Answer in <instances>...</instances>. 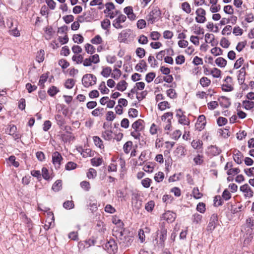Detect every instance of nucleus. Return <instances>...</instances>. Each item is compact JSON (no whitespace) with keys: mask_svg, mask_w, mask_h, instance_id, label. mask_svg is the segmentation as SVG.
Returning a JSON list of instances; mask_svg holds the SVG:
<instances>
[{"mask_svg":"<svg viewBox=\"0 0 254 254\" xmlns=\"http://www.w3.org/2000/svg\"><path fill=\"white\" fill-rule=\"evenodd\" d=\"M62 186V181L60 180H58L56 181L53 184L52 186V190L55 191H58L61 189Z\"/></svg>","mask_w":254,"mask_h":254,"instance_id":"26","label":"nucleus"},{"mask_svg":"<svg viewBox=\"0 0 254 254\" xmlns=\"http://www.w3.org/2000/svg\"><path fill=\"white\" fill-rule=\"evenodd\" d=\"M77 150L79 152H80L81 155L84 158L92 157L94 155V152L90 148L83 149L82 147H79L77 149Z\"/></svg>","mask_w":254,"mask_h":254,"instance_id":"12","label":"nucleus"},{"mask_svg":"<svg viewBox=\"0 0 254 254\" xmlns=\"http://www.w3.org/2000/svg\"><path fill=\"white\" fill-rule=\"evenodd\" d=\"M42 173L43 178L46 180H49L50 179V177L49 175V172L48 169L43 167L42 169Z\"/></svg>","mask_w":254,"mask_h":254,"instance_id":"57","label":"nucleus"},{"mask_svg":"<svg viewBox=\"0 0 254 254\" xmlns=\"http://www.w3.org/2000/svg\"><path fill=\"white\" fill-rule=\"evenodd\" d=\"M147 94V92L146 90L141 92H136V98L139 101H140L146 97Z\"/></svg>","mask_w":254,"mask_h":254,"instance_id":"49","label":"nucleus"},{"mask_svg":"<svg viewBox=\"0 0 254 254\" xmlns=\"http://www.w3.org/2000/svg\"><path fill=\"white\" fill-rule=\"evenodd\" d=\"M176 214L173 212L168 211L163 214L162 218L169 223L173 222L176 218Z\"/></svg>","mask_w":254,"mask_h":254,"instance_id":"11","label":"nucleus"},{"mask_svg":"<svg viewBox=\"0 0 254 254\" xmlns=\"http://www.w3.org/2000/svg\"><path fill=\"white\" fill-rule=\"evenodd\" d=\"M246 223L248 227L254 230V220L252 218H248L246 220Z\"/></svg>","mask_w":254,"mask_h":254,"instance_id":"64","label":"nucleus"},{"mask_svg":"<svg viewBox=\"0 0 254 254\" xmlns=\"http://www.w3.org/2000/svg\"><path fill=\"white\" fill-rule=\"evenodd\" d=\"M105 6L106 9L104 11L105 13H109V12L111 11L112 10L115 8V5L112 2L107 3Z\"/></svg>","mask_w":254,"mask_h":254,"instance_id":"54","label":"nucleus"},{"mask_svg":"<svg viewBox=\"0 0 254 254\" xmlns=\"http://www.w3.org/2000/svg\"><path fill=\"white\" fill-rule=\"evenodd\" d=\"M143 121L139 119L134 122L132 125V127L134 130L141 131L143 128Z\"/></svg>","mask_w":254,"mask_h":254,"instance_id":"15","label":"nucleus"},{"mask_svg":"<svg viewBox=\"0 0 254 254\" xmlns=\"http://www.w3.org/2000/svg\"><path fill=\"white\" fill-rule=\"evenodd\" d=\"M205 204L203 202H199L197 205L196 210L200 213H204L205 211Z\"/></svg>","mask_w":254,"mask_h":254,"instance_id":"60","label":"nucleus"},{"mask_svg":"<svg viewBox=\"0 0 254 254\" xmlns=\"http://www.w3.org/2000/svg\"><path fill=\"white\" fill-rule=\"evenodd\" d=\"M44 51L43 50H40V51L37 53V55L36 56V61L38 63L42 62L44 60Z\"/></svg>","mask_w":254,"mask_h":254,"instance_id":"37","label":"nucleus"},{"mask_svg":"<svg viewBox=\"0 0 254 254\" xmlns=\"http://www.w3.org/2000/svg\"><path fill=\"white\" fill-rule=\"evenodd\" d=\"M59 92V90L58 89V88L56 86H53L51 87H50L47 92L49 94V95L53 97L55 95H56L58 92Z\"/></svg>","mask_w":254,"mask_h":254,"instance_id":"32","label":"nucleus"},{"mask_svg":"<svg viewBox=\"0 0 254 254\" xmlns=\"http://www.w3.org/2000/svg\"><path fill=\"white\" fill-rule=\"evenodd\" d=\"M161 14L159 8L157 7H155L148 15V21L151 22L152 24L157 21Z\"/></svg>","mask_w":254,"mask_h":254,"instance_id":"3","label":"nucleus"},{"mask_svg":"<svg viewBox=\"0 0 254 254\" xmlns=\"http://www.w3.org/2000/svg\"><path fill=\"white\" fill-rule=\"evenodd\" d=\"M111 25V22L109 19H105L101 22V27L104 30H108Z\"/></svg>","mask_w":254,"mask_h":254,"instance_id":"42","label":"nucleus"},{"mask_svg":"<svg viewBox=\"0 0 254 254\" xmlns=\"http://www.w3.org/2000/svg\"><path fill=\"white\" fill-rule=\"evenodd\" d=\"M113 236L116 237L118 240L120 245L124 248L129 247L133 241V238L129 235V233H126L125 231L122 230V229L121 231L118 232L117 230H115V228H114Z\"/></svg>","mask_w":254,"mask_h":254,"instance_id":"1","label":"nucleus"},{"mask_svg":"<svg viewBox=\"0 0 254 254\" xmlns=\"http://www.w3.org/2000/svg\"><path fill=\"white\" fill-rule=\"evenodd\" d=\"M97 176V172L93 168H90L87 173V177L88 179H94Z\"/></svg>","mask_w":254,"mask_h":254,"instance_id":"38","label":"nucleus"},{"mask_svg":"<svg viewBox=\"0 0 254 254\" xmlns=\"http://www.w3.org/2000/svg\"><path fill=\"white\" fill-rule=\"evenodd\" d=\"M206 125L205 117L203 115H200L197 120L196 123L195 125V128L198 131L202 130Z\"/></svg>","mask_w":254,"mask_h":254,"instance_id":"9","label":"nucleus"},{"mask_svg":"<svg viewBox=\"0 0 254 254\" xmlns=\"http://www.w3.org/2000/svg\"><path fill=\"white\" fill-rule=\"evenodd\" d=\"M75 82L73 79H68L66 80L64 86L67 89H71L74 85Z\"/></svg>","mask_w":254,"mask_h":254,"instance_id":"44","label":"nucleus"},{"mask_svg":"<svg viewBox=\"0 0 254 254\" xmlns=\"http://www.w3.org/2000/svg\"><path fill=\"white\" fill-rule=\"evenodd\" d=\"M113 222L114 223H115V224L118 225V226L117 227V228H115V230H117L118 232L121 231V229H122V230H123L124 224L121 221V220H120V219H114L113 221Z\"/></svg>","mask_w":254,"mask_h":254,"instance_id":"33","label":"nucleus"},{"mask_svg":"<svg viewBox=\"0 0 254 254\" xmlns=\"http://www.w3.org/2000/svg\"><path fill=\"white\" fill-rule=\"evenodd\" d=\"M220 45L224 48H227L230 45V43L229 41L225 37H223L220 43Z\"/></svg>","mask_w":254,"mask_h":254,"instance_id":"52","label":"nucleus"},{"mask_svg":"<svg viewBox=\"0 0 254 254\" xmlns=\"http://www.w3.org/2000/svg\"><path fill=\"white\" fill-rule=\"evenodd\" d=\"M55 119L57 122V124L60 127L63 126L65 124V120L61 115L57 114L55 115Z\"/></svg>","mask_w":254,"mask_h":254,"instance_id":"25","label":"nucleus"},{"mask_svg":"<svg viewBox=\"0 0 254 254\" xmlns=\"http://www.w3.org/2000/svg\"><path fill=\"white\" fill-rule=\"evenodd\" d=\"M240 190L245 193L246 197H251L253 196V191L247 184L241 186Z\"/></svg>","mask_w":254,"mask_h":254,"instance_id":"13","label":"nucleus"},{"mask_svg":"<svg viewBox=\"0 0 254 254\" xmlns=\"http://www.w3.org/2000/svg\"><path fill=\"white\" fill-rule=\"evenodd\" d=\"M202 219V215L198 214L195 213L192 215V220L193 223L196 224L200 223Z\"/></svg>","mask_w":254,"mask_h":254,"instance_id":"41","label":"nucleus"},{"mask_svg":"<svg viewBox=\"0 0 254 254\" xmlns=\"http://www.w3.org/2000/svg\"><path fill=\"white\" fill-rule=\"evenodd\" d=\"M225 83L222 85V90L225 92H230L233 90L232 78L230 76H227L224 80Z\"/></svg>","mask_w":254,"mask_h":254,"instance_id":"6","label":"nucleus"},{"mask_svg":"<svg viewBox=\"0 0 254 254\" xmlns=\"http://www.w3.org/2000/svg\"><path fill=\"white\" fill-rule=\"evenodd\" d=\"M158 108L161 111H163L166 108H170L169 104L167 101H163L160 102L158 104Z\"/></svg>","mask_w":254,"mask_h":254,"instance_id":"45","label":"nucleus"},{"mask_svg":"<svg viewBox=\"0 0 254 254\" xmlns=\"http://www.w3.org/2000/svg\"><path fill=\"white\" fill-rule=\"evenodd\" d=\"M85 49L86 52L89 54H92L95 52V48L94 46L88 43L85 44Z\"/></svg>","mask_w":254,"mask_h":254,"instance_id":"36","label":"nucleus"},{"mask_svg":"<svg viewBox=\"0 0 254 254\" xmlns=\"http://www.w3.org/2000/svg\"><path fill=\"white\" fill-rule=\"evenodd\" d=\"M121 75V71L117 68H115L111 74V76L115 79H118Z\"/></svg>","mask_w":254,"mask_h":254,"instance_id":"43","label":"nucleus"},{"mask_svg":"<svg viewBox=\"0 0 254 254\" xmlns=\"http://www.w3.org/2000/svg\"><path fill=\"white\" fill-rule=\"evenodd\" d=\"M61 154L58 151H55L52 155V162L57 169L60 168L61 162L63 160Z\"/></svg>","mask_w":254,"mask_h":254,"instance_id":"7","label":"nucleus"},{"mask_svg":"<svg viewBox=\"0 0 254 254\" xmlns=\"http://www.w3.org/2000/svg\"><path fill=\"white\" fill-rule=\"evenodd\" d=\"M147 64L145 61L143 60H142L139 61V63L137 64L135 67V69L136 70L138 71H140V72H142L143 70L146 71L147 70Z\"/></svg>","mask_w":254,"mask_h":254,"instance_id":"14","label":"nucleus"},{"mask_svg":"<svg viewBox=\"0 0 254 254\" xmlns=\"http://www.w3.org/2000/svg\"><path fill=\"white\" fill-rule=\"evenodd\" d=\"M164 178V174L162 172H159L158 173H156L154 177V180L155 181L159 183L163 181Z\"/></svg>","mask_w":254,"mask_h":254,"instance_id":"46","label":"nucleus"},{"mask_svg":"<svg viewBox=\"0 0 254 254\" xmlns=\"http://www.w3.org/2000/svg\"><path fill=\"white\" fill-rule=\"evenodd\" d=\"M199 83L203 87H207L211 84V80L206 77L200 78Z\"/></svg>","mask_w":254,"mask_h":254,"instance_id":"21","label":"nucleus"},{"mask_svg":"<svg viewBox=\"0 0 254 254\" xmlns=\"http://www.w3.org/2000/svg\"><path fill=\"white\" fill-rule=\"evenodd\" d=\"M211 53L215 56L222 55L223 54V50L218 47H214L211 50Z\"/></svg>","mask_w":254,"mask_h":254,"instance_id":"40","label":"nucleus"},{"mask_svg":"<svg viewBox=\"0 0 254 254\" xmlns=\"http://www.w3.org/2000/svg\"><path fill=\"white\" fill-rule=\"evenodd\" d=\"M249 64H244L243 67H242L240 70L239 71V75L238 76V80L239 83L240 85H242L244 83L245 80V75H246V68H248Z\"/></svg>","mask_w":254,"mask_h":254,"instance_id":"10","label":"nucleus"},{"mask_svg":"<svg viewBox=\"0 0 254 254\" xmlns=\"http://www.w3.org/2000/svg\"><path fill=\"white\" fill-rule=\"evenodd\" d=\"M112 68L110 67H106L103 68L101 74L104 77H108L111 74Z\"/></svg>","mask_w":254,"mask_h":254,"instance_id":"28","label":"nucleus"},{"mask_svg":"<svg viewBox=\"0 0 254 254\" xmlns=\"http://www.w3.org/2000/svg\"><path fill=\"white\" fill-rule=\"evenodd\" d=\"M243 155L239 151H238V152L234 154L233 155V159L235 162L237 163L238 164H240L242 163V158Z\"/></svg>","mask_w":254,"mask_h":254,"instance_id":"27","label":"nucleus"},{"mask_svg":"<svg viewBox=\"0 0 254 254\" xmlns=\"http://www.w3.org/2000/svg\"><path fill=\"white\" fill-rule=\"evenodd\" d=\"M77 164L73 162H68L65 165V169L67 170H72L76 168Z\"/></svg>","mask_w":254,"mask_h":254,"instance_id":"61","label":"nucleus"},{"mask_svg":"<svg viewBox=\"0 0 254 254\" xmlns=\"http://www.w3.org/2000/svg\"><path fill=\"white\" fill-rule=\"evenodd\" d=\"M216 64L220 67H224L227 64V61L222 57L218 58L215 60Z\"/></svg>","mask_w":254,"mask_h":254,"instance_id":"20","label":"nucleus"},{"mask_svg":"<svg viewBox=\"0 0 254 254\" xmlns=\"http://www.w3.org/2000/svg\"><path fill=\"white\" fill-rule=\"evenodd\" d=\"M103 160L102 158H93L91 159V163L93 166H100L103 162Z\"/></svg>","mask_w":254,"mask_h":254,"instance_id":"24","label":"nucleus"},{"mask_svg":"<svg viewBox=\"0 0 254 254\" xmlns=\"http://www.w3.org/2000/svg\"><path fill=\"white\" fill-rule=\"evenodd\" d=\"M195 13L197 15L195 17V20L197 23H203L205 22L206 20L205 17L206 11L204 9L202 8L197 9Z\"/></svg>","mask_w":254,"mask_h":254,"instance_id":"5","label":"nucleus"},{"mask_svg":"<svg viewBox=\"0 0 254 254\" xmlns=\"http://www.w3.org/2000/svg\"><path fill=\"white\" fill-rule=\"evenodd\" d=\"M127 87V83L125 80H122L117 84L116 89L121 91H124Z\"/></svg>","mask_w":254,"mask_h":254,"instance_id":"22","label":"nucleus"},{"mask_svg":"<svg viewBox=\"0 0 254 254\" xmlns=\"http://www.w3.org/2000/svg\"><path fill=\"white\" fill-rule=\"evenodd\" d=\"M72 39L75 43H77L78 44H81L84 41L83 37L80 34L74 35Z\"/></svg>","mask_w":254,"mask_h":254,"instance_id":"39","label":"nucleus"},{"mask_svg":"<svg viewBox=\"0 0 254 254\" xmlns=\"http://www.w3.org/2000/svg\"><path fill=\"white\" fill-rule=\"evenodd\" d=\"M62 140L64 142H70L72 140H73L74 137L71 135L70 132H68L66 134H63L61 135Z\"/></svg>","mask_w":254,"mask_h":254,"instance_id":"19","label":"nucleus"},{"mask_svg":"<svg viewBox=\"0 0 254 254\" xmlns=\"http://www.w3.org/2000/svg\"><path fill=\"white\" fill-rule=\"evenodd\" d=\"M132 145V142L131 141H128L125 143L123 147L124 151L125 153L128 154L131 148Z\"/></svg>","mask_w":254,"mask_h":254,"instance_id":"34","label":"nucleus"},{"mask_svg":"<svg viewBox=\"0 0 254 254\" xmlns=\"http://www.w3.org/2000/svg\"><path fill=\"white\" fill-rule=\"evenodd\" d=\"M136 54L139 58H142L145 56V51L142 48H137L136 50Z\"/></svg>","mask_w":254,"mask_h":254,"instance_id":"50","label":"nucleus"},{"mask_svg":"<svg viewBox=\"0 0 254 254\" xmlns=\"http://www.w3.org/2000/svg\"><path fill=\"white\" fill-rule=\"evenodd\" d=\"M102 137L106 140H110L113 138L112 131L106 130L102 133Z\"/></svg>","mask_w":254,"mask_h":254,"instance_id":"18","label":"nucleus"},{"mask_svg":"<svg viewBox=\"0 0 254 254\" xmlns=\"http://www.w3.org/2000/svg\"><path fill=\"white\" fill-rule=\"evenodd\" d=\"M232 26L230 25H227L225 26L222 31V34L223 35H229L231 34L232 31Z\"/></svg>","mask_w":254,"mask_h":254,"instance_id":"55","label":"nucleus"},{"mask_svg":"<svg viewBox=\"0 0 254 254\" xmlns=\"http://www.w3.org/2000/svg\"><path fill=\"white\" fill-rule=\"evenodd\" d=\"M182 9L187 13H190L191 11V9L190 4L188 2H184L182 3Z\"/></svg>","mask_w":254,"mask_h":254,"instance_id":"31","label":"nucleus"},{"mask_svg":"<svg viewBox=\"0 0 254 254\" xmlns=\"http://www.w3.org/2000/svg\"><path fill=\"white\" fill-rule=\"evenodd\" d=\"M93 141L94 142L95 145L99 148L100 149H103L104 148V146L103 144V141L102 139L97 136H93Z\"/></svg>","mask_w":254,"mask_h":254,"instance_id":"17","label":"nucleus"},{"mask_svg":"<svg viewBox=\"0 0 254 254\" xmlns=\"http://www.w3.org/2000/svg\"><path fill=\"white\" fill-rule=\"evenodd\" d=\"M179 122L180 124H183L184 125H188L190 124V122L184 115H182V116H180Z\"/></svg>","mask_w":254,"mask_h":254,"instance_id":"59","label":"nucleus"},{"mask_svg":"<svg viewBox=\"0 0 254 254\" xmlns=\"http://www.w3.org/2000/svg\"><path fill=\"white\" fill-rule=\"evenodd\" d=\"M218 222V217L216 214H213L210 219L208 224L207 230L208 231L212 232L216 227Z\"/></svg>","mask_w":254,"mask_h":254,"instance_id":"8","label":"nucleus"},{"mask_svg":"<svg viewBox=\"0 0 254 254\" xmlns=\"http://www.w3.org/2000/svg\"><path fill=\"white\" fill-rule=\"evenodd\" d=\"M154 205V202L152 200H151L146 203L145 208L148 212H151L153 210Z\"/></svg>","mask_w":254,"mask_h":254,"instance_id":"48","label":"nucleus"},{"mask_svg":"<svg viewBox=\"0 0 254 254\" xmlns=\"http://www.w3.org/2000/svg\"><path fill=\"white\" fill-rule=\"evenodd\" d=\"M80 187L85 191H89L90 189L89 183L85 181L80 183Z\"/></svg>","mask_w":254,"mask_h":254,"instance_id":"62","label":"nucleus"},{"mask_svg":"<svg viewBox=\"0 0 254 254\" xmlns=\"http://www.w3.org/2000/svg\"><path fill=\"white\" fill-rule=\"evenodd\" d=\"M155 76H156V74L153 72H151L147 73L145 76L146 81L148 83L151 82L152 81H153L154 78L155 77Z\"/></svg>","mask_w":254,"mask_h":254,"instance_id":"47","label":"nucleus"},{"mask_svg":"<svg viewBox=\"0 0 254 254\" xmlns=\"http://www.w3.org/2000/svg\"><path fill=\"white\" fill-rule=\"evenodd\" d=\"M211 74L214 77L218 78L220 76L221 71L217 68H213L211 70Z\"/></svg>","mask_w":254,"mask_h":254,"instance_id":"58","label":"nucleus"},{"mask_svg":"<svg viewBox=\"0 0 254 254\" xmlns=\"http://www.w3.org/2000/svg\"><path fill=\"white\" fill-rule=\"evenodd\" d=\"M105 249L109 254H115L117 252L118 246L114 240L110 239L105 244Z\"/></svg>","mask_w":254,"mask_h":254,"instance_id":"4","label":"nucleus"},{"mask_svg":"<svg viewBox=\"0 0 254 254\" xmlns=\"http://www.w3.org/2000/svg\"><path fill=\"white\" fill-rule=\"evenodd\" d=\"M243 105L246 110H251L254 107V102L253 101L247 100L244 101L243 102Z\"/></svg>","mask_w":254,"mask_h":254,"instance_id":"29","label":"nucleus"},{"mask_svg":"<svg viewBox=\"0 0 254 254\" xmlns=\"http://www.w3.org/2000/svg\"><path fill=\"white\" fill-rule=\"evenodd\" d=\"M72 60L73 61L76 62L77 64H79L82 63L83 57L81 55L78 56L74 55L72 57Z\"/></svg>","mask_w":254,"mask_h":254,"instance_id":"56","label":"nucleus"},{"mask_svg":"<svg viewBox=\"0 0 254 254\" xmlns=\"http://www.w3.org/2000/svg\"><path fill=\"white\" fill-rule=\"evenodd\" d=\"M191 145L194 149H198L201 147L202 142L199 139L193 140L191 142Z\"/></svg>","mask_w":254,"mask_h":254,"instance_id":"30","label":"nucleus"},{"mask_svg":"<svg viewBox=\"0 0 254 254\" xmlns=\"http://www.w3.org/2000/svg\"><path fill=\"white\" fill-rule=\"evenodd\" d=\"M99 89L100 90L102 94H108L109 92V89L106 87L105 83L102 81L99 85Z\"/></svg>","mask_w":254,"mask_h":254,"instance_id":"35","label":"nucleus"},{"mask_svg":"<svg viewBox=\"0 0 254 254\" xmlns=\"http://www.w3.org/2000/svg\"><path fill=\"white\" fill-rule=\"evenodd\" d=\"M167 229L165 228H162L160 230V235L159 237L160 242L163 243L167 238Z\"/></svg>","mask_w":254,"mask_h":254,"instance_id":"23","label":"nucleus"},{"mask_svg":"<svg viewBox=\"0 0 254 254\" xmlns=\"http://www.w3.org/2000/svg\"><path fill=\"white\" fill-rule=\"evenodd\" d=\"M96 77L92 74H86L82 78V83L86 87L94 85L96 83Z\"/></svg>","mask_w":254,"mask_h":254,"instance_id":"2","label":"nucleus"},{"mask_svg":"<svg viewBox=\"0 0 254 254\" xmlns=\"http://www.w3.org/2000/svg\"><path fill=\"white\" fill-rule=\"evenodd\" d=\"M91 42L93 44H99L102 42V39L100 35H97L91 40Z\"/></svg>","mask_w":254,"mask_h":254,"instance_id":"53","label":"nucleus"},{"mask_svg":"<svg viewBox=\"0 0 254 254\" xmlns=\"http://www.w3.org/2000/svg\"><path fill=\"white\" fill-rule=\"evenodd\" d=\"M74 203L72 201L67 200L63 204V207L66 209H70L74 207Z\"/></svg>","mask_w":254,"mask_h":254,"instance_id":"51","label":"nucleus"},{"mask_svg":"<svg viewBox=\"0 0 254 254\" xmlns=\"http://www.w3.org/2000/svg\"><path fill=\"white\" fill-rule=\"evenodd\" d=\"M59 64L63 69L66 68L69 65V63L65 60H64V59L60 60L59 61Z\"/></svg>","mask_w":254,"mask_h":254,"instance_id":"63","label":"nucleus"},{"mask_svg":"<svg viewBox=\"0 0 254 254\" xmlns=\"http://www.w3.org/2000/svg\"><path fill=\"white\" fill-rule=\"evenodd\" d=\"M208 150L212 156L218 155L221 152V150L215 145H211Z\"/></svg>","mask_w":254,"mask_h":254,"instance_id":"16","label":"nucleus"}]
</instances>
